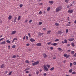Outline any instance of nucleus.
<instances>
[{
	"instance_id": "nucleus-1",
	"label": "nucleus",
	"mask_w": 76,
	"mask_h": 76,
	"mask_svg": "<svg viewBox=\"0 0 76 76\" xmlns=\"http://www.w3.org/2000/svg\"><path fill=\"white\" fill-rule=\"evenodd\" d=\"M61 9H62V8L61 7L59 6L56 8V12H58L59 11H60L61 10Z\"/></svg>"
},
{
	"instance_id": "nucleus-2",
	"label": "nucleus",
	"mask_w": 76,
	"mask_h": 76,
	"mask_svg": "<svg viewBox=\"0 0 76 76\" xmlns=\"http://www.w3.org/2000/svg\"><path fill=\"white\" fill-rule=\"evenodd\" d=\"M43 67L44 69V70H45V71H48L49 70L48 68L47 67V66H46V65L45 64L44 65Z\"/></svg>"
},
{
	"instance_id": "nucleus-3",
	"label": "nucleus",
	"mask_w": 76,
	"mask_h": 76,
	"mask_svg": "<svg viewBox=\"0 0 76 76\" xmlns=\"http://www.w3.org/2000/svg\"><path fill=\"white\" fill-rule=\"evenodd\" d=\"M39 63V61H36L34 63H33L32 64V65H33V66H36V65H37V64H38Z\"/></svg>"
},
{
	"instance_id": "nucleus-4",
	"label": "nucleus",
	"mask_w": 76,
	"mask_h": 76,
	"mask_svg": "<svg viewBox=\"0 0 76 76\" xmlns=\"http://www.w3.org/2000/svg\"><path fill=\"white\" fill-rule=\"evenodd\" d=\"M64 56L66 57V58H69L70 57L69 55H67V54L65 53L64 54Z\"/></svg>"
},
{
	"instance_id": "nucleus-5",
	"label": "nucleus",
	"mask_w": 76,
	"mask_h": 76,
	"mask_svg": "<svg viewBox=\"0 0 76 76\" xmlns=\"http://www.w3.org/2000/svg\"><path fill=\"white\" fill-rule=\"evenodd\" d=\"M73 11L72 10H69L68 11V13H72L73 12Z\"/></svg>"
},
{
	"instance_id": "nucleus-6",
	"label": "nucleus",
	"mask_w": 76,
	"mask_h": 76,
	"mask_svg": "<svg viewBox=\"0 0 76 76\" xmlns=\"http://www.w3.org/2000/svg\"><path fill=\"white\" fill-rule=\"evenodd\" d=\"M30 41L31 42H33L35 41V40H34L33 38H31L30 39Z\"/></svg>"
},
{
	"instance_id": "nucleus-7",
	"label": "nucleus",
	"mask_w": 76,
	"mask_h": 76,
	"mask_svg": "<svg viewBox=\"0 0 76 76\" xmlns=\"http://www.w3.org/2000/svg\"><path fill=\"white\" fill-rule=\"evenodd\" d=\"M5 44H6V42L4 41L2 42H1L0 43V44L1 45H3Z\"/></svg>"
},
{
	"instance_id": "nucleus-8",
	"label": "nucleus",
	"mask_w": 76,
	"mask_h": 76,
	"mask_svg": "<svg viewBox=\"0 0 76 76\" xmlns=\"http://www.w3.org/2000/svg\"><path fill=\"white\" fill-rule=\"evenodd\" d=\"M74 40H75V39L73 38L69 39H68V40L69 41H74Z\"/></svg>"
},
{
	"instance_id": "nucleus-9",
	"label": "nucleus",
	"mask_w": 76,
	"mask_h": 76,
	"mask_svg": "<svg viewBox=\"0 0 76 76\" xmlns=\"http://www.w3.org/2000/svg\"><path fill=\"white\" fill-rule=\"evenodd\" d=\"M36 45L37 46H39V47H41V43H38L36 44Z\"/></svg>"
},
{
	"instance_id": "nucleus-10",
	"label": "nucleus",
	"mask_w": 76,
	"mask_h": 76,
	"mask_svg": "<svg viewBox=\"0 0 76 76\" xmlns=\"http://www.w3.org/2000/svg\"><path fill=\"white\" fill-rule=\"evenodd\" d=\"M12 16L11 15H9L8 17V19L10 20L12 19Z\"/></svg>"
},
{
	"instance_id": "nucleus-11",
	"label": "nucleus",
	"mask_w": 76,
	"mask_h": 76,
	"mask_svg": "<svg viewBox=\"0 0 76 76\" xmlns=\"http://www.w3.org/2000/svg\"><path fill=\"white\" fill-rule=\"evenodd\" d=\"M43 56L44 57V58H46L47 57V55L45 53H44L43 54Z\"/></svg>"
},
{
	"instance_id": "nucleus-12",
	"label": "nucleus",
	"mask_w": 76,
	"mask_h": 76,
	"mask_svg": "<svg viewBox=\"0 0 76 76\" xmlns=\"http://www.w3.org/2000/svg\"><path fill=\"white\" fill-rule=\"evenodd\" d=\"M14 18H15L13 22L15 23V22H16V19H17V17H15Z\"/></svg>"
},
{
	"instance_id": "nucleus-13",
	"label": "nucleus",
	"mask_w": 76,
	"mask_h": 76,
	"mask_svg": "<svg viewBox=\"0 0 76 76\" xmlns=\"http://www.w3.org/2000/svg\"><path fill=\"white\" fill-rule=\"evenodd\" d=\"M16 32V31H12V33H11V35H13V34H15Z\"/></svg>"
},
{
	"instance_id": "nucleus-14",
	"label": "nucleus",
	"mask_w": 76,
	"mask_h": 76,
	"mask_svg": "<svg viewBox=\"0 0 76 76\" xmlns=\"http://www.w3.org/2000/svg\"><path fill=\"white\" fill-rule=\"evenodd\" d=\"M15 40H16V41H17V40H18V39H17V38H14L12 41V43H13V42H14V41H15Z\"/></svg>"
},
{
	"instance_id": "nucleus-15",
	"label": "nucleus",
	"mask_w": 76,
	"mask_h": 76,
	"mask_svg": "<svg viewBox=\"0 0 76 76\" xmlns=\"http://www.w3.org/2000/svg\"><path fill=\"white\" fill-rule=\"evenodd\" d=\"M61 33H63L62 31H60L58 32V34H61Z\"/></svg>"
},
{
	"instance_id": "nucleus-16",
	"label": "nucleus",
	"mask_w": 76,
	"mask_h": 76,
	"mask_svg": "<svg viewBox=\"0 0 76 76\" xmlns=\"http://www.w3.org/2000/svg\"><path fill=\"white\" fill-rule=\"evenodd\" d=\"M69 72L70 73H72V72H73V70H72V69H70L69 70Z\"/></svg>"
},
{
	"instance_id": "nucleus-17",
	"label": "nucleus",
	"mask_w": 76,
	"mask_h": 76,
	"mask_svg": "<svg viewBox=\"0 0 76 76\" xmlns=\"http://www.w3.org/2000/svg\"><path fill=\"white\" fill-rule=\"evenodd\" d=\"M21 18V16H18V20L19 21V20H20V19Z\"/></svg>"
},
{
	"instance_id": "nucleus-18",
	"label": "nucleus",
	"mask_w": 76,
	"mask_h": 76,
	"mask_svg": "<svg viewBox=\"0 0 76 76\" xmlns=\"http://www.w3.org/2000/svg\"><path fill=\"white\" fill-rule=\"evenodd\" d=\"M44 34V33H40V32L39 33V35H40V36H41L42 35Z\"/></svg>"
},
{
	"instance_id": "nucleus-19",
	"label": "nucleus",
	"mask_w": 76,
	"mask_h": 76,
	"mask_svg": "<svg viewBox=\"0 0 76 76\" xmlns=\"http://www.w3.org/2000/svg\"><path fill=\"white\" fill-rule=\"evenodd\" d=\"M55 25L56 26H59V23H56L55 24Z\"/></svg>"
},
{
	"instance_id": "nucleus-20",
	"label": "nucleus",
	"mask_w": 76,
	"mask_h": 76,
	"mask_svg": "<svg viewBox=\"0 0 76 76\" xmlns=\"http://www.w3.org/2000/svg\"><path fill=\"white\" fill-rule=\"evenodd\" d=\"M50 9H51V7H48L47 9V11L48 12L50 11Z\"/></svg>"
},
{
	"instance_id": "nucleus-21",
	"label": "nucleus",
	"mask_w": 76,
	"mask_h": 76,
	"mask_svg": "<svg viewBox=\"0 0 76 76\" xmlns=\"http://www.w3.org/2000/svg\"><path fill=\"white\" fill-rule=\"evenodd\" d=\"M51 32V30H49V31H48L47 32V34H50V32Z\"/></svg>"
},
{
	"instance_id": "nucleus-22",
	"label": "nucleus",
	"mask_w": 76,
	"mask_h": 76,
	"mask_svg": "<svg viewBox=\"0 0 76 76\" xmlns=\"http://www.w3.org/2000/svg\"><path fill=\"white\" fill-rule=\"evenodd\" d=\"M4 67V64H3L1 66V68H3Z\"/></svg>"
},
{
	"instance_id": "nucleus-23",
	"label": "nucleus",
	"mask_w": 76,
	"mask_h": 76,
	"mask_svg": "<svg viewBox=\"0 0 76 76\" xmlns=\"http://www.w3.org/2000/svg\"><path fill=\"white\" fill-rule=\"evenodd\" d=\"M49 3H50V4H53V1H49Z\"/></svg>"
},
{
	"instance_id": "nucleus-24",
	"label": "nucleus",
	"mask_w": 76,
	"mask_h": 76,
	"mask_svg": "<svg viewBox=\"0 0 76 76\" xmlns=\"http://www.w3.org/2000/svg\"><path fill=\"white\" fill-rule=\"evenodd\" d=\"M25 63H28V64H29V61L28 60H26L25 61Z\"/></svg>"
},
{
	"instance_id": "nucleus-25",
	"label": "nucleus",
	"mask_w": 76,
	"mask_h": 76,
	"mask_svg": "<svg viewBox=\"0 0 76 76\" xmlns=\"http://www.w3.org/2000/svg\"><path fill=\"white\" fill-rule=\"evenodd\" d=\"M71 54H75V51H72L71 52Z\"/></svg>"
},
{
	"instance_id": "nucleus-26",
	"label": "nucleus",
	"mask_w": 76,
	"mask_h": 76,
	"mask_svg": "<svg viewBox=\"0 0 76 76\" xmlns=\"http://www.w3.org/2000/svg\"><path fill=\"white\" fill-rule=\"evenodd\" d=\"M42 24V22H40L39 23L38 25H41Z\"/></svg>"
},
{
	"instance_id": "nucleus-27",
	"label": "nucleus",
	"mask_w": 76,
	"mask_h": 76,
	"mask_svg": "<svg viewBox=\"0 0 76 76\" xmlns=\"http://www.w3.org/2000/svg\"><path fill=\"white\" fill-rule=\"evenodd\" d=\"M46 66L48 67V69H49L50 67V65L49 64L46 65Z\"/></svg>"
},
{
	"instance_id": "nucleus-28",
	"label": "nucleus",
	"mask_w": 76,
	"mask_h": 76,
	"mask_svg": "<svg viewBox=\"0 0 76 76\" xmlns=\"http://www.w3.org/2000/svg\"><path fill=\"white\" fill-rule=\"evenodd\" d=\"M54 69V67H53L50 69V70L51 71H53V70Z\"/></svg>"
},
{
	"instance_id": "nucleus-29",
	"label": "nucleus",
	"mask_w": 76,
	"mask_h": 76,
	"mask_svg": "<svg viewBox=\"0 0 76 76\" xmlns=\"http://www.w3.org/2000/svg\"><path fill=\"white\" fill-rule=\"evenodd\" d=\"M16 47V45H14L12 47V48H15Z\"/></svg>"
},
{
	"instance_id": "nucleus-30",
	"label": "nucleus",
	"mask_w": 76,
	"mask_h": 76,
	"mask_svg": "<svg viewBox=\"0 0 76 76\" xmlns=\"http://www.w3.org/2000/svg\"><path fill=\"white\" fill-rule=\"evenodd\" d=\"M57 45V43H54L53 44V45H54V46H56V45Z\"/></svg>"
},
{
	"instance_id": "nucleus-31",
	"label": "nucleus",
	"mask_w": 76,
	"mask_h": 76,
	"mask_svg": "<svg viewBox=\"0 0 76 76\" xmlns=\"http://www.w3.org/2000/svg\"><path fill=\"white\" fill-rule=\"evenodd\" d=\"M64 42L65 43H67V40H66V39H65L64 40Z\"/></svg>"
},
{
	"instance_id": "nucleus-32",
	"label": "nucleus",
	"mask_w": 76,
	"mask_h": 76,
	"mask_svg": "<svg viewBox=\"0 0 76 76\" xmlns=\"http://www.w3.org/2000/svg\"><path fill=\"white\" fill-rule=\"evenodd\" d=\"M69 0H65V2H66V3H68V2L69 1Z\"/></svg>"
},
{
	"instance_id": "nucleus-33",
	"label": "nucleus",
	"mask_w": 76,
	"mask_h": 76,
	"mask_svg": "<svg viewBox=\"0 0 76 76\" xmlns=\"http://www.w3.org/2000/svg\"><path fill=\"white\" fill-rule=\"evenodd\" d=\"M7 43H9V44H10V41L9 40H7Z\"/></svg>"
},
{
	"instance_id": "nucleus-34",
	"label": "nucleus",
	"mask_w": 76,
	"mask_h": 76,
	"mask_svg": "<svg viewBox=\"0 0 76 76\" xmlns=\"http://www.w3.org/2000/svg\"><path fill=\"white\" fill-rule=\"evenodd\" d=\"M71 45H72L73 47H74L75 46V43H72Z\"/></svg>"
},
{
	"instance_id": "nucleus-35",
	"label": "nucleus",
	"mask_w": 76,
	"mask_h": 76,
	"mask_svg": "<svg viewBox=\"0 0 76 76\" xmlns=\"http://www.w3.org/2000/svg\"><path fill=\"white\" fill-rule=\"evenodd\" d=\"M68 32H69V29H66V33H68Z\"/></svg>"
},
{
	"instance_id": "nucleus-36",
	"label": "nucleus",
	"mask_w": 76,
	"mask_h": 76,
	"mask_svg": "<svg viewBox=\"0 0 76 76\" xmlns=\"http://www.w3.org/2000/svg\"><path fill=\"white\" fill-rule=\"evenodd\" d=\"M23 6V5L22 4H21L20 5V7H22Z\"/></svg>"
},
{
	"instance_id": "nucleus-37",
	"label": "nucleus",
	"mask_w": 76,
	"mask_h": 76,
	"mask_svg": "<svg viewBox=\"0 0 76 76\" xmlns=\"http://www.w3.org/2000/svg\"><path fill=\"white\" fill-rule=\"evenodd\" d=\"M58 50L59 51H61V50H62V49L60 48H58Z\"/></svg>"
},
{
	"instance_id": "nucleus-38",
	"label": "nucleus",
	"mask_w": 76,
	"mask_h": 76,
	"mask_svg": "<svg viewBox=\"0 0 76 76\" xmlns=\"http://www.w3.org/2000/svg\"><path fill=\"white\" fill-rule=\"evenodd\" d=\"M73 66V64L72 63H70V67H72Z\"/></svg>"
},
{
	"instance_id": "nucleus-39",
	"label": "nucleus",
	"mask_w": 76,
	"mask_h": 76,
	"mask_svg": "<svg viewBox=\"0 0 76 76\" xmlns=\"http://www.w3.org/2000/svg\"><path fill=\"white\" fill-rule=\"evenodd\" d=\"M39 15H41V14H42V12H41V11L39 12Z\"/></svg>"
},
{
	"instance_id": "nucleus-40",
	"label": "nucleus",
	"mask_w": 76,
	"mask_h": 76,
	"mask_svg": "<svg viewBox=\"0 0 76 76\" xmlns=\"http://www.w3.org/2000/svg\"><path fill=\"white\" fill-rule=\"evenodd\" d=\"M39 71H37V72H36V74L37 75H38V74H39Z\"/></svg>"
},
{
	"instance_id": "nucleus-41",
	"label": "nucleus",
	"mask_w": 76,
	"mask_h": 76,
	"mask_svg": "<svg viewBox=\"0 0 76 76\" xmlns=\"http://www.w3.org/2000/svg\"><path fill=\"white\" fill-rule=\"evenodd\" d=\"M28 35L29 36V37H30V38H31V34H30V33H28Z\"/></svg>"
},
{
	"instance_id": "nucleus-42",
	"label": "nucleus",
	"mask_w": 76,
	"mask_h": 76,
	"mask_svg": "<svg viewBox=\"0 0 76 76\" xmlns=\"http://www.w3.org/2000/svg\"><path fill=\"white\" fill-rule=\"evenodd\" d=\"M12 58H16V55H14L12 57Z\"/></svg>"
},
{
	"instance_id": "nucleus-43",
	"label": "nucleus",
	"mask_w": 76,
	"mask_h": 76,
	"mask_svg": "<svg viewBox=\"0 0 76 76\" xmlns=\"http://www.w3.org/2000/svg\"><path fill=\"white\" fill-rule=\"evenodd\" d=\"M72 74L73 75H75V74H76V72H73L72 73Z\"/></svg>"
},
{
	"instance_id": "nucleus-44",
	"label": "nucleus",
	"mask_w": 76,
	"mask_h": 76,
	"mask_svg": "<svg viewBox=\"0 0 76 76\" xmlns=\"http://www.w3.org/2000/svg\"><path fill=\"white\" fill-rule=\"evenodd\" d=\"M66 26H70V24H67L66 25Z\"/></svg>"
},
{
	"instance_id": "nucleus-45",
	"label": "nucleus",
	"mask_w": 76,
	"mask_h": 76,
	"mask_svg": "<svg viewBox=\"0 0 76 76\" xmlns=\"http://www.w3.org/2000/svg\"><path fill=\"white\" fill-rule=\"evenodd\" d=\"M12 72H10L9 74V75H10L11 74H12Z\"/></svg>"
},
{
	"instance_id": "nucleus-46",
	"label": "nucleus",
	"mask_w": 76,
	"mask_h": 76,
	"mask_svg": "<svg viewBox=\"0 0 76 76\" xmlns=\"http://www.w3.org/2000/svg\"><path fill=\"white\" fill-rule=\"evenodd\" d=\"M59 41V40L58 39H56L55 40V41L56 42V41Z\"/></svg>"
},
{
	"instance_id": "nucleus-47",
	"label": "nucleus",
	"mask_w": 76,
	"mask_h": 76,
	"mask_svg": "<svg viewBox=\"0 0 76 76\" xmlns=\"http://www.w3.org/2000/svg\"><path fill=\"white\" fill-rule=\"evenodd\" d=\"M32 20H30L29 22V23H31V22H32Z\"/></svg>"
},
{
	"instance_id": "nucleus-48",
	"label": "nucleus",
	"mask_w": 76,
	"mask_h": 76,
	"mask_svg": "<svg viewBox=\"0 0 76 76\" xmlns=\"http://www.w3.org/2000/svg\"><path fill=\"white\" fill-rule=\"evenodd\" d=\"M8 49H10V45H9L8 47Z\"/></svg>"
},
{
	"instance_id": "nucleus-49",
	"label": "nucleus",
	"mask_w": 76,
	"mask_h": 76,
	"mask_svg": "<svg viewBox=\"0 0 76 76\" xmlns=\"http://www.w3.org/2000/svg\"><path fill=\"white\" fill-rule=\"evenodd\" d=\"M51 43V42H49L47 43L48 45H50Z\"/></svg>"
},
{
	"instance_id": "nucleus-50",
	"label": "nucleus",
	"mask_w": 76,
	"mask_h": 76,
	"mask_svg": "<svg viewBox=\"0 0 76 76\" xmlns=\"http://www.w3.org/2000/svg\"><path fill=\"white\" fill-rule=\"evenodd\" d=\"M30 45L29 43H28L26 44V46H29Z\"/></svg>"
},
{
	"instance_id": "nucleus-51",
	"label": "nucleus",
	"mask_w": 76,
	"mask_h": 76,
	"mask_svg": "<svg viewBox=\"0 0 76 76\" xmlns=\"http://www.w3.org/2000/svg\"><path fill=\"white\" fill-rule=\"evenodd\" d=\"M50 48V50H53V48L52 47H51Z\"/></svg>"
},
{
	"instance_id": "nucleus-52",
	"label": "nucleus",
	"mask_w": 76,
	"mask_h": 76,
	"mask_svg": "<svg viewBox=\"0 0 76 76\" xmlns=\"http://www.w3.org/2000/svg\"><path fill=\"white\" fill-rule=\"evenodd\" d=\"M71 6H72V4H70V6H68L67 7H71Z\"/></svg>"
},
{
	"instance_id": "nucleus-53",
	"label": "nucleus",
	"mask_w": 76,
	"mask_h": 76,
	"mask_svg": "<svg viewBox=\"0 0 76 76\" xmlns=\"http://www.w3.org/2000/svg\"><path fill=\"white\" fill-rule=\"evenodd\" d=\"M43 75L44 76H46L47 75V74H46V73H44L43 74Z\"/></svg>"
},
{
	"instance_id": "nucleus-54",
	"label": "nucleus",
	"mask_w": 76,
	"mask_h": 76,
	"mask_svg": "<svg viewBox=\"0 0 76 76\" xmlns=\"http://www.w3.org/2000/svg\"><path fill=\"white\" fill-rule=\"evenodd\" d=\"M26 73H29V71H27L26 72Z\"/></svg>"
},
{
	"instance_id": "nucleus-55",
	"label": "nucleus",
	"mask_w": 76,
	"mask_h": 76,
	"mask_svg": "<svg viewBox=\"0 0 76 76\" xmlns=\"http://www.w3.org/2000/svg\"><path fill=\"white\" fill-rule=\"evenodd\" d=\"M3 39H4V38H2L1 39H0V42L1 40H3Z\"/></svg>"
},
{
	"instance_id": "nucleus-56",
	"label": "nucleus",
	"mask_w": 76,
	"mask_h": 76,
	"mask_svg": "<svg viewBox=\"0 0 76 76\" xmlns=\"http://www.w3.org/2000/svg\"><path fill=\"white\" fill-rule=\"evenodd\" d=\"M43 30H44V31H46V28H43Z\"/></svg>"
},
{
	"instance_id": "nucleus-57",
	"label": "nucleus",
	"mask_w": 76,
	"mask_h": 76,
	"mask_svg": "<svg viewBox=\"0 0 76 76\" xmlns=\"http://www.w3.org/2000/svg\"><path fill=\"white\" fill-rule=\"evenodd\" d=\"M73 64L74 65H76V62H74Z\"/></svg>"
},
{
	"instance_id": "nucleus-58",
	"label": "nucleus",
	"mask_w": 76,
	"mask_h": 76,
	"mask_svg": "<svg viewBox=\"0 0 76 76\" xmlns=\"http://www.w3.org/2000/svg\"><path fill=\"white\" fill-rule=\"evenodd\" d=\"M26 39H28V37L27 36H26Z\"/></svg>"
},
{
	"instance_id": "nucleus-59",
	"label": "nucleus",
	"mask_w": 76,
	"mask_h": 76,
	"mask_svg": "<svg viewBox=\"0 0 76 76\" xmlns=\"http://www.w3.org/2000/svg\"><path fill=\"white\" fill-rule=\"evenodd\" d=\"M25 22H26V23L28 22V20H25Z\"/></svg>"
},
{
	"instance_id": "nucleus-60",
	"label": "nucleus",
	"mask_w": 76,
	"mask_h": 76,
	"mask_svg": "<svg viewBox=\"0 0 76 76\" xmlns=\"http://www.w3.org/2000/svg\"><path fill=\"white\" fill-rule=\"evenodd\" d=\"M64 42H63V41H62V44H64Z\"/></svg>"
},
{
	"instance_id": "nucleus-61",
	"label": "nucleus",
	"mask_w": 76,
	"mask_h": 76,
	"mask_svg": "<svg viewBox=\"0 0 76 76\" xmlns=\"http://www.w3.org/2000/svg\"><path fill=\"white\" fill-rule=\"evenodd\" d=\"M26 38V37H25V36H24L23 37V39H25V38Z\"/></svg>"
},
{
	"instance_id": "nucleus-62",
	"label": "nucleus",
	"mask_w": 76,
	"mask_h": 76,
	"mask_svg": "<svg viewBox=\"0 0 76 76\" xmlns=\"http://www.w3.org/2000/svg\"><path fill=\"white\" fill-rule=\"evenodd\" d=\"M39 5H42V3H40L39 4Z\"/></svg>"
},
{
	"instance_id": "nucleus-63",
	"label": "nucleus",
	"mask_w": 76,
	"mask_h": 76,
	"mask_svg": "<svg viewBox=\"0 0 76 76\" xmlns=\"http://www.w3.org/2000/svg\"><path fill=\"white\" fill-rule=\"evenodd\" d=\"M74 56L75 57H76V53H75Z\"/></svg>"
},
{
	"instance_id": "nucleus-64",
	"label": "nucleus",
	"mask_w": 76,
	"mask_h": 76,
	"mask_svg": "<svg viewBox=\"0 0 76 76\" xmlns=\"http://www.w3.org/2000/svg\"><path fill=\"white\" fill-rule=\"evenodd\" d=\"M67 20H70L69 19V17H68L67 18Z\"/></svg>"
}]
</instances>
